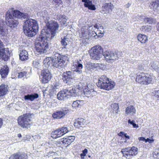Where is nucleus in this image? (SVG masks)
<instances>
[{
	"instance_id": "obj_7",
	"label": "nucleus",
	"mask_w": 159,
	"mask_h": 159,
	"mask_svg": "<svg viewBox=\"0 0 159 159\" xmlns=\"http://www.w3.org/2000/svg\"><path fill=\"white\" fill-rule=\"evenodd\" d=\"M33 115L30 113H26L19 116L18 122L19 125L23 128L28 129L31 124V119Z\"/></svg>"
},
{
	"instance_id": "obj_59",
	"label": "nucleus",
	"mask_w": 159,
	"mask_h": 159,
	"mask_svg": "<svg viewBox=\"0 0 159 159\" xmlns=\"http://www.w3.org/2000/svg\"><path fill=\"white\" fill-rule=\"evenodd\" d=\"M125 134V133H124L123 132L121 131L118 134V135L119 136H122L123 135L124 136Z\"/></svg>"
},
{
	"instance_id": "obj_12",
	"label": "nucleus",
	"mask_w": 159,
	"mask_h": 159,
	"mask_svg": "<svg viewBox=\"0 0 159 159\" xmlns=\"http://www.w3.org/2000/svg\"><path fill=\"white\" fill-rule=\"evenodd\" d=\"M69 112V110L67 108H64L61 110L54 112L52 115V117L54 119H61Z\"/></svg>"
},
{
	"instance_id": "obj_47",
	"label": "nucleus",
	"mask_w": 159,
	"mask_h": 159,
	"mask_svg": "<svg viewBox=\"0 0 159 159\" xmlns=\"http://www.w3.org/2000/svg\"><path fill=\"white\" fill-rule=\"evenodd\" d=\"M67 20V17L65 16V17H64L60 21L61 25H65L66 23Z\"/></svg>"
},
{
	"instance_id": "obj_19",
	"label": "nucleus",
	"mask_w": 159,
	"mask_h": 159,
	"mask_svg": "<svg viewBox=\"0 0 159 159\" xmlns=\"http://www.w3.org/2000/svg\"><path fill=\"white\" fill-rule=\"evenodd\" d=\"M20 59L22 61H25L29 59V55L28 52L25 50L20 51Z\"/></svg>"
},
{
	"instance_id": "obj_20",
	"label": "nucleus",
	"mask_w": 159,
	"mask_h": 159,
	"mask_svg": "<svg viewBox=\"0 0 159 159\" xmlns=\"http://www.w3.org/2000/svg\"><path fill=\"white\" fill-rule=\"evenodd\" d=\"M75 137L74 136H70L63 138L64 147H66L70 144L75 140Z\"/></svg>"
},
{
	"instance_id": "obj_28",
	"label": "nucleus",
	"mask_w": 159,
	"mask_h": 159,
	"mask_svg": "<svg viewBox=\"0 0 159 159\" xmlns=\"http://www.w3.org/2000/svg\"><path fill=\"white\" fill-rule=\"evenodd\" d=\"M84 102V100H76L73 102L72 107L75 108L80 107L83 105Z\"/></svg>"
},
{
	"instance_id": "obj_13",
	"label": "nucleus",
	"mask_w": 159,
	"mask_h": 159,
	"mask_svg": "<svg viewBox=\"0 0 159 159\" xmlns=\"http://www.w3.org/2000/svg\"><path fill=\"white\" fill-rule=\"evenodd\" d=\"M3 43L0 40V56L5 61H7L9 58L8 54L9 51L6 50L5 48H2Z\"/></svg>"
},
{
	"instance_id": "obj_58",
	"label": "nucleus",
	"mask_w": 159,
	"mask_h": 159,
	"mask_svg": "<svg viewBox=\"0 0 159 159\" xmlns=\"http://www.w3.org/2000/svg\"><path fill=\"white\" fill-rule=\"evenodd\" d=\"M139 69L140 70H142L144 69L143 66L142 65H139Z\"/></svg>"
},
{
	"instance_id": "obj_3",
	"label": "nucleus",
	"mask_w": 159,
	"mask_h": 159,
	"mask_svg": "<svg viewBox=\"0 0 159 159\" xmlns=\"http://www.w3.org/2000/svg\"><path fill=\"white\" fill-rule=\"evenodd\" d=\"M90 56L93 59L98 60L102 55L107 61L115 60H118L122 56V52L116 51L113 52L106 51L103 52V49L99 45H96L93 47L90 51Z\"/></svg>"
},
{
	"instance_id": "obj_31",
	"label": "nucleus",
	"mask_w": 159,
	"mask_h": 159,
	"mask_svg": "<svg viewBox=\"0 0 159 159\" xmlns=\"http://www.w3.org/2000/svg\"><path fill=\"white\" fill-rule=\"evenodd\" d=\"M138 40L141 43H144L148 40L147 36L143 34H139L137 36Z\"/></svg>"
},
{
	"instance_id": "obj_54",
	"label": "nucleus",
	"mask_w": 159,
	"mask_h": 159,
	"mask_svg": "<svg viewBox=\"0 0 159 159\" xmlns=\"http://www.w3.org/2000/svg\"><path fill=\"white\" fill-rule=\"evenodd\" d=\"M94 28L98 29H103V27L102 26H100V27H99L98 25L97 24L95 25L93 27Z\"/></svg>"
},
{
	"instance_id": "obj_53",
	"label": "nucleus",
	"mask_w": 159,
	"mask_h": 159,
	"mask_svg": "<svg viewBox=\"0 0 159 159\" xmlns=\"http://www.w3.org/2000/svg\"><path fill=\"white\" fill-rule=\"evenodd\" d=\"M154 141V140L152 139H150L149 138H147L146 139L145 142H148L149 143H152Z\"/></svg>"
},
{
	"instance_id": "obj_39",
	"label": "nucleus",
	"mask_w": 159,
	"mask_h": 159,
	"mask_svg": "<svg viewBox=\"0 0 159 159\" xmlns=\"http://www.w3.org/2000/svg\"><path fill=\"white\" fill-rule=\"evenodd\" d=\"M33 66L35 68H37L40 66V64L38 60H35L33 61Z\"/></svg>"
},
{
	"instance_id": "obj_49",
	"label": "nucleus",
	"mask_w": 159,
	"mask_h": 159,
	"mask_svg": "<svg viewBox=\"0 0 159 159\" xmlns=\"http://www.w3.org/2000/svg\"><path fill=\"white\" fill-rule=\"evenodd\" d=\"M9 159H18L16 153L11 155L9 157Z\"/></svg>"
},
{
	"instance_id": "obj_52",
	"label": "nucleus",
	"mask_w": 159,
	"mask_h": 159,
	"mask_svg": "<svg viewBox=\"0 0 159 159\" xmlns=\"http://www.w3.org/2000/svg\"><path fill=\"white\" fill-rule=\"evenodd\" d=\"M58 133V129H57L56 130L54 131H53L51 134L52 135H56V136L54 137L55 138H57V134Z\"/></svg>"
},
{
	"instance_id": "obj_33",
	"label": "nucleus",
	"mask_w": 159,
	"mask_h": 159,
	"mask_svg": "<svg viewBox=\"0 0 159 159\" xmlns=\"http://www.w3.org/2000/svg\"><path fill=\"white\" fill-rule=\"evenodd\" d=\"M97 66V64L90 62H88L86 66L87 69L91 71L93 70Z\"/></svg>"
},
{
	"instance_id": "obj_48",
	"label": "nucleus",
	"mask_w": 159,
	"mask_h": 159,
	"mask_svg": "<svg viewBox=\"0 0 159 159\" xmlns=\"http://www.w3.org/2000/svg\"><path fill=\"white\" fill-rule=\"evenodd\" d=\"M85 89L90 90H94L93 86L91 84H88Z\"/></svg>"
},
{
	"instance_id": "obj_37",
	"label": "nucleus",
	"mask_w": 159,
	"mask_h": 159,
	"mask_svg": "<svg viewBox=\"0 0 159 159\" xmlns=\"http://www.w3.org/2000/svg\"><path fill=\"white\" fill-rule=\"evenodd\" d=\"M18 159H27V155L23 152H18L16 153Z\"/></svg>"
},
{
	"instance_id": "obj_45",
	"label": "nucleus",
	"mask_w": 159,
	"mask_h": 159,
	"mask_svg": "<svg viewBox=\"0 0 159 159\" xmlns=\"http://www.w3.org/2000/svg\"><path fill=\"white\" fill-rule=\"evenodd\" d=\"M98 30L99 32L98 33V35H97L98 37H102L104 33V30L103 28V29H100Z\"/></svg>"
},
{
	"instance_id": "obj_17",
	"label": "nucleus",
	"mask_w": 159,
	"mask_h": 159,
	"mask_svg": "<svg viewBox=\"0 0 159 159\" xmlns=\"http://www.w3.org/2000/svg\"><path fill=\"white\" fill-rule=\"evenodd\" d=\"M73 66L75 67V69L72 70L73 72H75L78 74H80L82 73V69L83 68V65L82 64L80 63L77 60L75 61V62L73 63Z\"/></svg>"
},
{
	"instance_id": "obj_8",
	"label": "nucleus",
	"mask_w": 159,
	"mask_h": 159,
	"mask_svg": "<svg viewBox=\"0 0 159 159\" xmlns=\"http://www.w3.org/2000/svg\"><path fill=\"white\" fill-rule=\"evenodd\" d=\"M152 80L151 75L142 73L137 76L136 81L140 84H148L152 83Z\"/></svg>"
},
{
	"instance_id": "obj_42",
	"label": "nucleus",
	"mask_w": 159,
	"mask_h": 159,
	"mask_svg": "<svg viewBox=\"0 0 159 159\" xmlns=\"http://www.w3.org/2000/svg\"><path fill=\"white\" fill-rule=\"evenodd\" d=\"M56 144L57 145L60 146L62 148H65L63 139H61V140H60L57 142Z\"/></svg>"
},
{
	"instance_id": "obj_16",
	"label": "nucleus",
	"mask_w": 159,
	"mask_h": 159,
	"mask_svg": "<svg viewBox=\"0 0 159 159\" xmlns=\"http://www.w3.org/2000/svg\"><path fill=\"white\" fill-rule=\"evenodd\" d=\"M68 91L67 89H64L59 92L57 96L59 100H62L66 99L69 96Z\"/></svg>"
},
{
	"instance_id": "obj_25",
	"label": "nucleus",
	"mask_w": 159,
	"mask_h": 159,
	"mask_svg": "<svg viewBox=\"0 0 159 159\" xmlns=\"http://www.w3.org/2000/svg\"><path fill=\"white\" fill-rule=\"evenodd\" d=\"M149 7L154 11H157L159 10V0H156L150 3Z\"/></svg>"
},
{
	"instance_id": "obj_6",
	"label": "nucleus",
	"mask_w": 159,
	"mask_h": 159,
	"mask_svg": "<svg viewBox=\"0 0 159 159\" xmlns=\"http://www.w3.org/2000/svg\"><path fill=\"white\" fill-rule=\"evenodd\" d=\"M92 30H93L92 26L89 27V28L83 27L81 29V33L80 34V37L87 40L97 39L98 38L97 34Z\"/></svg>"
},
{
	"instance_id": "obj_63",
	"label": "nucleus",
	"mask_w": 159,
	"mask_h": 159,
	"mask_svg": "<svg viewBox=\"0 0 159 159\" xmlns=\"http://www.w3.org/2000/svg\"><path fill=\"white\" fill-rule=\"evenodd\" d=\"M130 4L129 3H128L125 5V6L127 8H128L130 7Z\"/></svg>"
},
{
	"instance_id": "obj_18",
	"label": "nucleus",
	"mask_w": 159,
	"mask_h": 159,
	"mask_svg": "<svg viewBox=\"0 0 159 159\" xmlns=\"http://www.w3.org/2000/svg\"><path fill=\"white\" fill-rule=\"evenodd\" d=\"M53 56L46 58L43 61L44 66L46 69L51 68L52 66Z\"/></svg>"
},
{
	"instance_id": "obj_1",
	"label": "nucleus",
	"mask_w": 159,
	"mask_h": 159,
	"mask_svg": "<svg viewBox=\"0 0 159 159\" xmlns=\"http://www.w3.org/2000/svg\"><path fill=\"white\" fill-rule=\"evenodd\" d=\"M29 16L27 13H23L17 10L11 11H8L5 15V22L0 19V35L4 36L8 33L7 29L6 28V24L11 29L16 27L19 23L18 18L21 19H26L24 21L23 26L24 33L28 37H32L36 34L39 29L37 21L34 19H28Z\"/></svg>"
},
{
	"instance_id": "obj_55",
	"label": "nucleus",
	"mask_w": 159,
	"mask_h": 159,
	"mask_svg": "<svg viewBox=\"0 0 159 159\" xmlns=\"http://www.w3.org/2000/svg\"><path fill=\"white\" fill-rule=\"evenodd\" d=\"M58 17V19L59 20H62L64 17H65V16L64 15H60L57 16Z\"/></svg>"
},
{
	"instance_id": "obj_15",
	"label": "nucleus",
	"mask_w": 159,
	"mask_h": 159,
	"mask_svg": "<svg viewBox=\"0 0 159 159\" xmlns=\"http://www.w3.org/2000/svg\"><path fill=\"white\" fill-rule=\"evenodd\" d=\"M81 88L79 87V86L76 85V87H72L71 89H67L68 93L70 94L72 96L76 97L79 96L81 93Z\"/></svg>"
},
{
	"instance_id": "obj_36",
	"label": "nucleus",
	"mask_w": 159,
	"mask_h": 159,
	"mask_svg": "<svg viewBox=\"0 0 159 159\" xmlns=\"http://www.w3.org/2000/svg\"><path fill=\"white\" fill-rule=\"evenodd\" d=\"M143 21L146 23L151 24L155 23L156 20L155 19L152 17H146L143 19Z\"/></svg>"
},
{
	"instance_id": "obj_44",
	"label": "nucleus",
	"mask_w": 159,
	"mask_h": 159,
	"mask_svg": "<svg viewBox=\"0 0 159 159\" xmlns=\"http://www.w3.org/2000/svg\"><path fill=\"white\" fill-rule=\"evenodd\" d=\"M153 156L155 158L159 159V150L157 149L153 153Z\"/></svg>"
},
{
	"instance_id": "obj_46",
	"label": "nucleus",
	"mask_w": 159,
	"mask_h": 159,
	"mask_svg": "<svg viewBox=\"0 0 159 159\" xmlns=\"http://www.w3.org/2000/svg\"><path fill=\"white\" fill-rule=\"evenodd\" d=\"M151 67L155 70H157L158 68L157 64L154 62L151 64Z\"/></svg>"
},
{
	"instance_id": "obj_5",
	"label": "nucleus",
	"mask_w": 159,
	"mask_h": 159,
	"mask_svg": "<svg viewBox=\"0 0 159 159\" xmlns=\"http://www.w3.org/2000/svg\"><path fill=\"white\" fill-rule=\"evenodd\" d=\"M97 85L99 88L109 90L114 88L115 84L114 82L110 81L106 75H103L98 79Z\"/></svg>"
},
{
	"instance_id": "obj_43",
	"label": "nucleus",
	"mask_w": 159,
	"mask_h": 159,
	"mask_svg": "<svg viewBox=\"0 0 159 159\" xmlns=\"http://www.w3.org/2000/svg\"><path fill=\"white\" fill-rule=\"evenodd\" d=\"M88 150L87 149H84L82 151V153L80 154V157L81 158L84 159V157L86 156V154L87 153Z\"/></svg>"
},
{
	"instance_id": "obj_60",
	"label": "nucleus",
	"mask_w": 159,
	"mask_h": 159,
	"mask_svg": "<svg viewBox=\"0 0 159 159\" xmlns=\"http://www.w3.org/2000/svg\"><path fill=\"white\" fill-rule=\"evenodd\" d=\"M132 125L133 126V127L134 128H137L138 127H139V126L135 123L134 124H133Z\"/></svg>"
},
{
	"instance_id": "obj_11",
	"label": "nucleus",
	"mask_w": 159,
	"mask_h": 159,
	"mask_svg": "<svg viewBox=\"0 0 159 159\" xmlns=\"http://www.w3.org/2000/svg\"><path fill=\"white\" fill-rule=\"evenodd\" d=\"M74 76V73L72 70L66 71L63 72L62 75V80L66 84H68Z\"/></svg>"
},
{
	"instance_id": "obj_62",
	"label": "nucleus",
	"mask_w": 159,
	"mask_h": 159,
	"mask_svg": "<svg viewBox=\"0 0 159 159\" xmlns=\"http://www.w3.org/2000/svg\"><path fill=\"white\" fill-rule=\"evenodd\" d=\"M3 124L2 122V120L1 118H0V128L1 126H2Z\"/></svg>"
},
{
	"instance_id": "obj_51",
	"label": "nucleus",
	"mask_w": 159,
	"mask_h": 159,
	"mask_svg": "<svg viewBox=\"0 0 159 159\" xmlns=\"http://www.w3.org/2000/svg\"><path fill=\"white\" fill-rule=\"evenodd\" d=\"M58 133L57 134V138L60 137L63 135V133L61 132L59 129H58Z\"/></svg>"
},
{
	"instance_id": "obj_4",
	"label": "nucleus",
	"mask_w": 159,
	"mask_h": 159,
	"mask_svg": "<svg viewBox=\"0 0 159 159\" xmlns=\"http://www.w3.org/2000/svg\"><path fill=\"white\" fill-rule=\"evenodd\" d=\"M52 56H53L52 67L54 68L61 69L64 67L66 61L69 60L67 56L61 55L56 52H53Z\"/></svg>"
},
{
	"instance_id": "obj_57",
	"label": "nucleus",
	"mask_w": 159,
	"mask_h": 159,
	"mask_svg": "<svg viewBox=\"0 0 159 159\" xmlns=\"http://www.w3.org/2000/svg\"><path fill=\"white\" fill-rule=\"evenodd\" d=\"M53 1H54V2L57 3H60L61 2V0H53Z\"/></svg>"
},
{
	"instance_id": "obj_24",
	"label": "nucleus",
	"mask_w": 159,
	"mask_h": 159,
	"mask_svg": "<svg viewBox=\"0 0 159 159\" xmlns=\"http://www.w3.org/2000/svg\"><path fill=\"white\" fill-rule=\"evenodd\" d=\"M83 91L84 95L88 98H91L96 94V92L94 90H90L84 89Z\"/></svg>"
},
{
	"instance_id": "obj_21",
	"label": "nucleus",
	"mask_w": 159,
	"mask_h": 159,
	"mask_svg": "<svg viewBox=\"0 0 159 159\" xmlns=\"http://www.w3.org/2000/svg\"><path fill=\"white\" fill-rule=\"evenodd\" d=\"M82 1L84 3V7H87L89 9L95 10L96 9L95 5L93 4L91 1L89 0H82Z\"/></svg>"
},
{
	"instance_id": "obj_38",
	"label": "nucleus",
	"mask_w": 159,
	"mask_h": 159,
	"mask_svg": "<svg viewBox=\"0 0 159 159\" xmlns=\"http://www.w3.org/2000/svg\"><path fill=\"white\" fill-rule=\"evenodd\" d=\"M140 29L143 32H150L151 30V28L148 25H143L141 27Z\"/></svg>"
},
{
	"instance_id": "obj_26",
	"label": "nucleus",
	"mask_w": 159,
	"mask_h": 159,
	"mask_svg": "<svg viewBox=\"0 0 159 159\" xmlns=\"http://www.w3.org/2000/svg\"><path fill=\"white\" fill-rule=\"evenodd\" d=\"M85 123L84 120L83 118H78L75 120L74 125L76 128H79L84 125Z\"/></svg>"
},
{
	"instance_id": "obj_14",
	"label": "nucleus",
	"mask_w": 159,
	"mask_h": 159,
	"mask_svg": "<svg viewBox=\"0 0 159 159\" xmlns=\"http://www.w3.org/2000/svg\"><path fill=\"white\" fill-rule=\"evenodd\" d=\"M43 91L44 97L49 95L51 97L56 95V89L52 86L48 87L45 90H43Z\"/></svg>"
},
{
	"instance_id": "obj_27",
	"label": "nucleus",
	"mask_w": 159,
	"mask_h": 159,
	"mask_svg": "<svg viewBox=\"0 0 159 159\" xmlns=\"http://www.w3.org/2000/svg\"><path fill=\"white\" fill-rule=\"evenodd\" d=\"M40 16L42 17L44 20L45 23H47L48 21H49L50 19V16L48 14L47 11H44L39 13Z\"/></svg>"
},
{
	"instance_id": "obj_61",
	"label": "nucleus",
	"mask_w": 159,
	"mask_h": 159,
	"mask_svg": "<svg viewBox=\"0 0 159 159\" xmlns=\"http://www.w3.org/2000/svg\"><path fill=\"white\" fill-rule=\"evenodd\" d=\"M124 136L125 137L126 139H129V137L126 134H125L124 135Z\"/></svg>"
},
{
	"instance_id": "obj_29",
	"label": "nucleus",
	"mask_w": 159,
	"mask_h": 159,
	"mask_svg": "<svg viewBox=\"0 0 159 159\" xmlns=\"http://www.w3.org/2000/svg\"><path fill=\"white\" fill-rule=\"evenodd\" d=\"M112 109L110 111L111 113H112L114 114H117L119 112V107L118 103H112L111 106Z\"/></svg>"
},
{
	"instance_id": "obj_22",
	"label": "nucleus",
	"mask_w": 159,
	"mask_h": 159,
	"mask_svg": "<svg viewBox=\"0 0 159 159\" xmlns=\"http://www.w3.org/2000/svg\"><path fill=\"white\" fill-rule=\"evenodd\" d=\"M8 91L7 86L5 84H2L0 85V98L3 97L6 95Z\"/></svg>"
},
{
	"instance_id": "obj_41",
	"label": "nucleus",
	"mask_w": 159,
	"mask_h": 159,
	"mask_svg": "<svg viewBox=\"0 0 159 159\" xmlns=\"http://www.w3.org/2000/svg\"><path fill=\"white\" fill-rule=\"evenodd\" d=\"M27 72L26 71H23L18 73V77L19 78H22L24 76L26 77Z\"/></svg>"
},
{
	"instance_id": "obj_10",
	"label": "nucleus",
	"mask_w": 159,
	"mask_h": 159,
	"mask_svg": "<svg viewBox=\"0 0 159 159\" xmlns=\"http://www.w3.org/2000/svg\"><path fill=\"white\" fill-rule=\"evenodd\" d=\"M41 76L42 78V81L44 83H48L52 77V74L48 68H44L42 70Z\"/></svg>"
},
{
	"instance_id": "obj_64",
	"label": "nucleus",
	"mask_w": 159,
	"mask_h": 159,
	"mask_svg": "<svg viewBox=\"0 0 159 159\" xmlns=\"http://www.w3.org/2000/svg\"><path fill=\"white\" fill-rule=\"evenodd\" d=\"M18 136L19 138H20L22 136L20 134H18Z\"/></svg>"
},
{
	"instance_id": "obj_40",
	"label": "nucleus",
	"mask_w": 159,
	"mask_h": 159,
	"mask_svg": "<svg viewBox=\"0 0 159 159\" xmlns=\"http://www.w3.org/2000/svg\"><path fill=\"white\" fill-rule=\"evenodd\" d=\"M59 129L63 135L69 132L68 128L66 127H63Z\"/></svg>"
},
{
	"instance_id": "obj_30",
	"label": "nucleus",
	"mask_w": 159,
	"mask_h": 159,
	"mask_svg": "<svg viewBox=\"0 0 159 159\" xmlns=\"http://www.w3.org/2000/svg\"><path fill=\"white\" fill-rule=\"evenodd\" d=\"M9 68L7 66H4L0 70V73L2 78H5L8 74Z\"/></svg>"
},
{
	"instance_id": "obj_35",
	"label": "nucleus",
	"mask_w": 159,
	"mask_h": 159,
	"mask_svg": "<svg viewBox=\"0 0 159 159\" xmlns=\"http://www.w3.org/2000/svg\"><path fill=\"white\" fill-rule=\"evenodd\" d=\"M135 109L133 106H129L126 108L125 111L126 114L127 115L129 113L133 114L135 113Z\"/></svg>"
},
{
	"instance_id": "obj_2",
	"label": "nucleus",
	"mask_w": 159,
	"mask_h": 159,
	"mask_svg": "<svg viewBox=\"0 0 159 159\" xmlns=\"http://www.w3.org/2000/svg\"><path fill=\"white\" fill-rule=\"evenodd\" d=\"M46 23L48 27L47 31H50V33L42 31L39 37L40 41L39 42H36L35 45L37 52L40 54L46 53L48 51V42L55 36L59 27L58 23L54 20H49Z\"/></svg>"
},
{
	"instance_id": "obj_50",
	"label": "nucleus",
	"mask_w": 159,
	"mask_h": 159,
	"mask_svg": "<svg viewBox=\"0 0 159 159\" xmlns=\"http://www.w3.org/2000/svg\"><path fill=\"white\" fill-rule=\"evenodd\" d=\"M155 95L157 100H159V90L154 91Z\"/></svg>"
},
{
	"instance_id": "obj_9",
	"label": "nucleus",
	"mask_w": 159,
	"mask_h": 159,
	"mask_svg": "<svg viewBox=\"0 0 159 159\" xmlns=\"http://www.w3.org/2000/svg\"><path fill=\"white\" fill-rule=\"evenodd\" d=\"M138 149L137 148L133 147L130 148H125L122 149L121 152L124 156L127 158H129L132 156H135L138 153Z\"/></svg>"
},
{
	"instance_id": "obj_34",
	"label": "nucleus",
	"mask_w": 159,
	"mask_h": 159,
	"mask_svg": "<svg viewBox=\"0 0 159 159\" xmlns=\"http://www.w3.org/2000/svg\"><path fill=\"white\" fill-rule=\"evenodd\" d=\"M70 41V39L67 36H65L61 41V44L63 48H65L66 46L68 44Z\"/></svg>"
},
{
	"instance_id": "obj_32",
	"label": "nucleus",
	"mask_w": 159,
	"mask_h": 159,
	"mask_svg": "<svg viewBox=\"0 0 159 159\" xmlns=\"http://www.w3.org/2000/svg\"><path fill=\"white\" fill-rule=\"evenodd\" d=\"M113 6L111 3H105L102 7V9L104 11L109 12L111 11Z\"/></svg>"
},
{
	"instance_id": "obj_56",
	"label": "nucleus",
	"mask_w": 159,
	"mask_h": 159,
	"mask_svg": "<svg viewBox=\"0 0 159 159\" xmlns=\"http://www.w3.org/2000/svg\"><path fill=\"white\" fill-rule=\"evenodd\" d=\"M139 140L140 141H143L145 142L146 139L143 137H140L139 138Z\"/></svg>"
},
{
	"instance_id": "obj_23",
	"label": "nucleus",
	"mask_w": 159,
	"mask_h": 159,
	"mask_svg": "<svg viewBox=\"0 0 159 159\" xmlns=\"http://www.w3.org/2000/svg\"><path fill=\"white\" fill-rule=\"evenodd\" d=\"M39 96V95L37 93H34L25 95L24 96V98L25 100H29L32 101L35 99L38 98Z\"/></svg>"
}]
</instances>
